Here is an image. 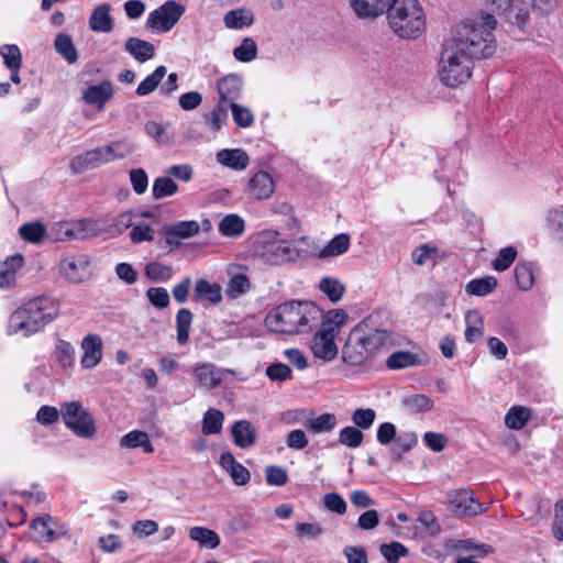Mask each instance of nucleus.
I'll use <instances>...</instances> for the list:
<instances>
[{"mask_svg":"<svg viewBox=\"0 0 563 563\" xmlns=\"http://www.w3.org/2000/svg\"><path fill=\"white\" fill-rule=\"evenodd\" d=\"M322 319V310L312 301H289L279 305L266 317V324L275 332L303 334L312 331Z\"/></svg>","mask_w":563,"mask_h":563,"instance_id":"2","label":"nucleus"},{"mask_svg":"<svg viewBox=\"0 0 563 563\" xmlns=\"http://www.w3.org/2000/svg\"><path fill=\"white\" fill-rule=\"evenodd\" d=\"M168 228L173 230V234H176L179 239H188L199 232L200 225L197 221L191 220L177 222Z\"/></svg>","mask_w":563,"mask_h":563,"instance_id":"56","label":"nucleus"},{"mask_svg":"<svg viewBox=\"0 0 563 563\" xmlns=\"http://www.w3.org/2000/svg\"><path fill=\"white\" fill-rule=\"evenodd\" d=\"M84 355L80 363L84 368L95 367L102 356V341L97 334L87 335L81 343Z\"/></svg>","mask_w":563,"mask_h":563,"instance_id":"17","label":"nucleus"},{"mask_svg":"<svg viewBox=\"0 0 563 563\" xmlns=\"http://www.w3.org/2000/svg\"><path fill=\"white\" fill-rule=\"evenodd\" d=\"M102 232L99 223L92 219H81L78 221H63L55 223L48 236L53 241L85 240L89 236H97Z\"/></svg>","mask_w":563,"mask_h":563,"instance_id":"7","label":"nucleus"},{"mask_svg":"<svg viewBox=\"0 0 563 563\" xmlns=\"http://www.w3.org/2000/svg\"><path fill=\"white\" fill-rule=\"evenodd\" d=\"M395 0H350L358 18H377L389 10Z\"/></svg>","mask_w":563,"mask_h":563,"instance_id":"14","label":"nucleus"},{"mask_svg":"<svg viewBox=\"0 0 563 563\" xmlns=\"http://www.w3.org/2000/svg\"><path fill=\"white\" fill-rule=\"evenodd\" d=\"M217 161L223 166L235 170H243L247 167L250 157L240 148L221 150L217 153Z\"/></svg>","mask_w":563,"mask_h":563,"instance_id":"22","label":"nucleus"},{"mask_svg":"<svg viewBox=\"0 0 563 563\" xmlns=\"http://www.w3.org/2000/svg\"><path fill=\"white\" fill-rule=\"evenodd\" d=\"M531 417L530 409L521 406H515L509 409L505 417V424L512 430H520L525 427Z\"/></svg>","mask_w":563,"mask_h":563,"instance_id":"37","label":"nucleus"},{"mask_svg":"<svg viewBox=\"0 0 563 563\" xmlns=\"http://www.w3.org/2000/svg\"><path fill=\"white\" fill-rule=\"evenodd\" d=\"M120 446L125 449L142 448L145 453L154 452L148 434L140 430H134L123 435L120 440Z\"/></svg>","mask_w":563,"mask_h":563,"instance_id":"26","label":"nucleus"},{"mask_svg":"<svg viewBox=\"0 0 563 563\" xmlns=\"http://www.w3.org/2000/svg\"><path fill=\"white\" fill-rule=\"evenodd\" d=\"M253 22L251 13L244 10H231L224 15V23L230 29H241L245 25H250Z\"/></svg>","mask_w":563,"mask_h":563,"instance_id":"47","label":"nucleus"},{"mask_svg":"<svg viewBox=\"0 0 563 563\" xmlns=\"http://www.w3.org/2000/svg\"><path fill=\"white\" fill-rule=\"evenodd\" d=\"M358 338V332L351 331L342 350L343 361L352 366L361 365L371 355Z\"/></svg>","mask_w":563,"mask_h":563,"instance_id":"13","label":"nucleus"},{"mask_svg":"<svg viewBox=\"0 0 563 563\" xmlns=\"http://www.w3.org/2000/svg\"><path fill=\"white\" fill-rule=\"evenodd\" d=\"M515 278L520 289H530L533 285V273L531 266L527 263H518L515 268Z\"/></svg>","mask_w":563,"mask_h":563,"instance_id":"48","label":"nucleus"},{"mask_svg":"<svg viewBox=\"0 0 563 563\" xmlns=\"http://www.w3.org/2000/svg\"><path fill=\"white\" fill-rule=\"evenodd\" d=\"M350 236L345 233L335 235L319 253V258L339 256L347 251Z\"/></svg>","mask_w":563,"mask_h":563,"instance_id":"32","label":"nucleus"},{"mask_svg":"<svg viewBox=\"0 0 563 563\" xmlns=\"http://www.w3.org/2000/svg\"><path fill=\"white\" fill-rule=\"evenodd\" d=\"M552 532L555 539L563 541V499L554 505V520Z\"/></svg>","mask_w":563,"mask_h":563,"instance_id":"64","label":"nucleus"},{"mask_svg":"<svg viewBox=\"0 0 563 563\" xmlns=\"http://www.w3.org/2000/svg\"><path fill=\"white\" fill-rule=\"evenodd\" d=\"M4 64L9 69L20 68L22 64V56L20 48L16 45H3L0 51Z\"/></svg>","mask_w":563,"mask_h":563,"instance_id":"52","label":"nucleus"},{"mask_svg":"<svg viewBox=\"0 0 563 563\" xmlns=\"http://www.w3.org/2000/svg\"><path fill=\"white\" fill-rule=\"evenodd\" d=\"M195 298L207 299L212 305L219 303L222 300L221 287L206 279H198L195 286Z\"/></svg>","mask_w":563,"mask_h":563,"instance_id":"28","label":"nucleus"},{"mask_svg":"<svg viewBox=\"0 0 563 563\" xmlns=\"http://www.w3.org/2000/svg\"><path fill=\"white\" fill-rule=\"evenodd\" d=\"M113 96V87L111 81L103 80L99 85L89 86L82 95L86 103L95 104L101 109L104 103Z\"/></svg>","mask_w":563,"mask_h":563,"instance_id":"19","label":"nucleus"},{"mask_svg":"<svg viewBox=\"0 0 563 563\" xmlns=\"http://www.w3.org/2000/svg\"><path fill=\"white\" fill-rule=\"evenodd\" d=\"M319 288L332 302L339 301L345 290L344 286L338 279L331 277H323L320 280Z\"/></svg>","mask_w":563,"mask_h":563,"instance_id":"44","label":"nucleus"},{"mask_svg":"<svg viewBox=\"0 0 563 563\" xmlns=\"http://www.w3.org/2000/svg\"><path fill=\"white\" fill-rule=\"evenodd\" d=\"M148 301L157 309H165L169 305L168 291L163 287H151L146 291Z\"/></svg>","mask_w":563,"mask_h":563,"instance_id":"54","label":"nucleus"},{"mask_svg":"<svg viewBox=\"0 0 563 563\" xmlns=\"http://www.w3.org/2000/svg\"><path fill=\"white\" fill-rule=\"evenodd\" d=\"M178 191V185L170 177H158L153 183L154 199H163L175 195Z\"/></svg>","mask_w":563,"mask_h":563,"instance_id":"41","label":"nucleus"},{"mask_svg":"<svg viewBox=\"0 0 563 563\" xmlns=\"http://www.w3.org/2000/svg\"><path fill=\"white\" fill-rule=\"evenodd\" d=\"M448 505L459 517H475L486 511V508L474 498L471 489H454L448 493Z\"/></svg>","mask_w":563,"mask_h":563,"instance_id":"10","label":"nucleus"},{"mask_svg":"<svg viewBox=\"0 0 563 563\" xmlns=\"http://www.w3.org/2000/svg\"><path fill=\"white\" fill-rule=\"evenodd\" d=\"M130 181L133 190L137 195H142L146 191L148 186V177L143 168H134L130 170Z\"/></svg>","mask_w":563,"mask_h":563,"instance_id":"58","label":"nucleus"},{"mask_svg":"<svg viewBox=\"0 0 563 563\" xmlns=\"http://www.w3.org/2000/svg\"><path fill=\"white\" fill-rule=\"evenodd\" d=\"M56 52L62 55L69 64L78 60V53L68 34L59 33L54 43Z\"/></svg>","mask_w":563,"mask_h":563,"instance_id":"33","label":"nucleus"},{"mask_svg":"<svg viewBox=\"0 0 563 563\" xmlns=\"http://www.w3.org/2000/svg\"><path fill=\"white\" fill-rule=\"evenodd\" d=\"M352 331L358 332L360 341L371 354L382 347L389 339L388 330L379 327V314H369Z\"/></svg>","mask_w":563,"mask_h":563,"instance_id":"8","label":"nucleus"},{"mask_svg":"<svg viewBox=\"0 0 563 563\" xmlns=\"http://www.w3.org/2000/svg\"><path fill=\"white\" fill-rule=\"evenodd\" d=\"M145 131L159 144L167 145L170 143V139L167 136L165 128L156 121H148L145 124Z\"/></svg>","mask_w":563,"mask_h":563,"instance_id":"60","label":"nucleus"},{"mask_svg":"<svg viewBox=\"0 0 563 563\" xmlns=\"http://www.w3.org/2000/svg\"><path fill=\"white\" fill-rule=\"evenodd\" d=\"M244 220L236 214L225 216L219 224V231L225 236H238L244 231Z\"/></svg>","mask_w":563,"mask_h":563,"instance_id":"40","label":"nucleus"},{"mask_svg":"<svg viewBox=\"0 0 563 563\" xmlns=\"http://www.w3.org/2000/svg\"><path fill=\"white\" fill-rule=\"evenodd\" d=\"M23 256L16 254L0 263V288H8L15 282L16 269L22 267Z\"/></svg>","mask_w":563,"mask_h":563,"instance_id":"25","label":"nucleus"},{"mask_svg":"<svg viewBox=\"0 0 563 563\" xmlns=\"http://www.w3.org/2000/svg\"><path fill=\"white\" fill-rule=\"evenodd\" d=\"M89 26L92 31L102 33H109L113 30L109 4H100L93 9L89 19Z\"/></svg>","mask_w":563,"mask_h":563,"instance_id":"23","label":"nucleus"},{"mask_svg":"<svg viewBox=\"0 0 563 563\" xmlns=\"http://www.w3.org/2000/svg\"><path fill=\"white\" fill-rule=\"evenodd\" d=\"M106 163H108L107 157L103 155L101 147H96L75 156L69 166L75 174H82Z\"/></svg>","mask_w":563,"mask_h":563,"instance_id":"16","label":"nucleus"},{"mask_svg":"<svg viewBox=\"0 0 563 563\" xmlns=\"http://www.w3.org/2000/svg\"><path fill=\"white\" fill-rule=\"evenodd\" d=\"M192 323V313L187 308H181L176 316L177 342L185 345L189 341V331Z\"/></svg>","mask_w":563,"mask_h":563,"instance_id":"31","label":"nucleus"},{"mask_svg":"<svg viewBox=\"0 0 563 563\" xmlns=\"http://www.w3.org/2000/svg\"><path fill=\"white\" fill-rule=\"evenodd\" d=\"M380 553L388 563H397L400 558L408 554V549L400 542L394 541L389 544H382Z\"/></svg>","mask_w":563,"mask_h":563,"instance_id":"49","label":"nucleus"},{"mask_svg":"<svg viewBox=\"0 0 563 563\" xmlns=\"http://www.w3.org/2000/svg\"><path fill=\"white\" fill-rule=\"evenodd\" d=\"M389 27L401 38H416L424 30L426 21L417 0H395L387 11Z\"/></svg>","mask_w":563,"mask_h":563,"instance_id":"4","label":"nucleus"},{"mask_svg":"<svg viewBox=\"0 0 563 563\" xmlns=\"http://www.w3.org/2000/svg\"><path fill=\"white\" fill-rule=\"evenodd\" d=\"M321 328L324 330L333 329V333L339 334L341 325L347 320V313L342 309L330 310L324 317Z\"/></svg>","mask_w":563,"mask_h":563,"instance_id":"45","label":"nucleus"},{"mask_svg":"<svg viewBox=\"0 0 563 563\" xmlns=\"http://www.w3.org/2000/svg\"><path fill=\"white\" fill-rule=\"evenodd\" d=\"M250 194L257 200L267 199L274 192V183L266 172L256 173L249 183Z\"/></svg>","mask_w":563,"mask_h":563,"instance_id":"20","label":"nucleus"},{"mask_svg":"<svg viewBox=\"0 0 563 563\" xmlns=\"http://www.w3.org/2000/svg\"><path fill=\"white\" fill-rule=\"evenodd\" d=\"M266 375L272 380L284 382L291 377V369L284 363H273L266 368Z\"/></svg>","mask_w":563,"mask_h":563,"instance_id":"59","label":"nucleus"},{"mask_svg":"<svg viewBox=\"0 0 563 563\" xmlns=\"http://www.w3.org/2000/svg\"><path fill=\"white\" fill-rule=\"evenodd\" d=\"M496 24L489 13L482 14L478 21L465 20L457 24L440 55L438 74L443 85L455 88L466 82L472 76L474 59L487 58L495 53L492 31Z\"/></svg>","mask_w":563,"mask_h":563,"instance_id":"1","label":"nucleus"},{"mask_svg":"<svg viewBox=\"0 0 563 563\" xmlns=\"http://www.w3.org/2000/svg\"><path fill=\"white\" fill-rule=\"evenodd\" d=\"M19 234L29 243L40 244L46 235V228L41 221L27 222L20 227Z\"/></svg>","mask_w":563,"mask_h":563,"instance_id":"30","label":"nucleus"},{"mask_svg":"<svg viewBox=\"0 0 563 563\" xmlns=\"http://www.w3.org/2000/svg\"><path fill=\"white\" fill-rule=\"evenodd\" d=\"M324 506L332 512L344 515L346 503L338 493H329L323 498Z\"/></svg>","mask_w":563,"mask_h":563,"instance_id":"62","label":"nucleus"},{"mask_svg":"<svg viewBox=\"0 0 563 563\" xmlns=\"http://www.w3.org/2000/svg\"><path fill=\"white\" fill-rule=\"evenodd\" d=\"M497 286V280L493 276H486L478 279L468 282L465 286V291L473 296H486L490 294Z\"/></svg>","mask_w":563,"mask_h":563,"instance_id":"36","label":"nucleus"},{"mask_svg":"<svg viewBox=\"0 0 563 563\" xmlns=\"http://www.w3.org/2000/svg\"><path fill=\"white\" fill-rule=\"evenodd\" d=\"M242 90V79L238 75H228L218 81L220 102L235 103Z\"/></svg>","mask_w":563,"mask_h":563,"instance_id":"18","label":"nucleus"},{"mask_svg":"<svg viewBox=\"0 0 563 563\" xmlns=\"http://www.w3.org/2000/svg\"><path fill=\"white\" fill-rule=\"evenodd\" d=\"M233 120L241 128H249L253 124L254 117L251 110L238 103L230 104Z\"/></svg>","mask_w":563,"mask_h":563,"instance_id":"53","label":"nucleus"},{"mask_svg":"<svg viewBox=\"0 0 563 563\" xmlns=\"http://www.w3.org/2000/svg\"><path fill=\"white\" fill-rule=\"evenodd\" d=\"M278 232H267L262 235L260 255L271 265H282L296 262L303 257L302 251L297 247V241L277 240Z\"/></svg>","mask_w":563,"mask_h":563,"instance_id":"5","label":"nucleus"},{"mask_svg":"<svg viewBox=\"0 0 563 563\" xmlns=\"http://www.w3.org/2000/svg\"><path fill=\"white\" fill-rule=\"evenodd\" d=\"M402 406L410 412H427L433 408V400L423 394L409 395L402 398Z\"/></svg>","mask_w":563,"mask_h":563,"instance_id":"34","label":"nucleus"},{"mask_svg":"<svg viewBox=\"0 0 563 563\" xmlns=\"http://www.w3.org/2000/svg\"><path fill=\"white\" fill-rule=\"evenodd\" d=\"M224 416L218 409H209L202 421V432L205 434H218L222 430Z\"/></svg>","mask_w":563,"mask_h":563,"instance_id":"39","label":"nucleus"},{"mask_svg":"<svg viewBox=\"0 0 563 563\" xmlns=\"http://www.w3.org/2000/svg\"><path fill=\"white\" fill-rule=\"evenodd\" d=\"M338 420L334 413L325 412L317 418L308 419L305 427L312 434L331 432L335 429Z\"/></svg>","mask_w":563,"mask_h":563,"instance_id":"27","label":"nucleus"},{"mask_svg":"<svg viewBox=\"0 0 563 563\" xmlns=\"http://www.w3.org/2000/svg\"><path fill=\"white\" fill-rule=\"evenodd\" d=\"M228 373V369L219 368L208 362L198 364L192 369V376L198 387L208 391L219 387Z\"/></svg>","mask_w":563,"mask_h":563,"instance_id":"11","label":"nucleus"},{"mask_svg":"<svg viewBox=\"0 0 563 563\" xmlns=\"http://www.w3.org/2000/svg\"><path fill=\"white\" fill-rule=\"evenodd\" d=\"M333 329L324 330L320 329L313 336L311 343V350L316 357L331 361L338 354V347L335 345V336L338 334L333 333Z\"/></svg>","mask_w":563,"mask_h":563,"instance_id":"12","label":"nucleus"},{"mask_svg":"<svg viewBox=\"0 0 563 563\" xmlns=\"http://www.w3.org/2000/svg\"><path fill=\"white\" fill-rule=\"evenodd\" d=\"M185 13V7L174 0L152 11L148 15L146 26L162 33L170 31Z\"/></svg>","mask_w":563,"mask_h":563,"instance_id":"9","label":"nucleus"},{"mask_svg":"<svg viewBox=\"0 0 563 563\" xmlns=\"http://www.w3.org/2000/svg\"><path fill=\"white\" fill-rule=\"evenodd\" d=\"M52 521L51 516L46 517H37L31 523V527L38 531L42 538L46 541H54L59 537V533L55 532L51 528H48V522Z\"/></svg>","mask_w":563,"mask_h":563,"instance_id":"57","label":"nucleus"},{"mask_svg":"<svg viewBox=\"0 0 563 563\" xmlns=\"http://www.w3.org/2000/svg\"><path fill=\"white\" fill-rule=\"evenodd\" d=\"M191 540L197 541L201 547L214 549L220 544V537L213 530L203 527H194L189 530Z\"/></svg>","mask_w":563,"mask_h":563,"instance_id":"35","label":"nucleus"},{"mask_svg":"<svg viewBox=\"0 0 563 563\" xmlns=\"http://www.w3.org/2000/svg\"><path fill=\"white\" fill-rule=\"evenodd\" d=\"M516 256L517 250L514 246L501 249L498 256L492 263L493 268L498 272L508 269L516 260Z\"/></svg>","mask_w":563,"mask_h":563,"instance_id":"50","label":"nucleus"},{"mask_svg":"<svg viewBox=\"0 0 563 563\" xmlns=\"http://www.w3.org/2000/svg\"><path fill=\"white\" fill-rule=\"evenodd\" d=\"M166 67L158 66L151 75L141 81L136 89L139 96H147L153 92L166 75Z\"/></svg>","mask_w":563,"mask_h":563,"instance_id":"38","label":"nucleus"},{"mask_svg":"<svg viewBox=\"0 0 563 563\" xmlns=\"http://www.w3.org/2000/svg\"><path fill=\"white\" fill-rule=\"evenodd\" d=\"M376 413L371 408H358L352 415V421L355 427L367 430L369 429L375 420Z\"/></svg>","mask_w":563,"mask_h":563,"instance_id":"55","label":"nucleus"},{"mask_svg":"<svg viewBox=\"0 0 563 563\" xmlns=\"http://www.w3.org/2000/svg\"><path fill=\"white\" fill-rule=\"evenodd\" d=\"M60 415L65 426L77 437L91 439L96 434L95 420L79 401L64 402L60 406Z\"/></svg>","mask_w":563,"mask_h":563,"instance_id":"6","label":"nucleus"},{"mask_svg":"<svg viewBox=\"0 0 563 563\" xmlns=\"http://www.w3.org/2000/svg\"><path fill=\"white\" fill-rule=\"evenodd\" d=\"M266 482L273 486H283L288 482V475L283 467L271 465L266 467Z\"/></svg>","mask_w":563,"mask_h":563,"instance_id":"61","label":"nucleus"},{"mask_svg":"<svg viewBox=\"0 0 563 563\" xmlns=\"http://www.w3.org/2000/svg\"><path fill=\"white\" fill-rule=\"evenodd\" d=\"M364 439L363 432L357 427H345L339 433V443L349 448H357Z\"/></svg>","mask_w":563,"mask_h":563,"instance_id":"46","label":"nucleus"},{"mask_svg":"<svg viewBox=\"0 0 563 563\" xmlns=\"http://www.w3.org/2000/svg\"><path fill=\"white\" fill-rule=\"evenodd\" d=\"M257 47L255 42L246 37L242 41L241 45L234 48L233 55L240 62H251L256 57Z\"/></svg>","mask_w":563,"mask_h":563,"instance_id":"51","label":"nucleus"},{"mask_svg":"<svg viewBox=\"0 0 563 563\" xmlns=\"http://www.w3.org/2000/svg\"><path fill=\"white\" fill-rule=\"evenodd\" d=\"M419 364H421L419 355L409 351L395 352L386 361L387 367L391 369H400Z\"/></svg>","mask_w":563,"mask_h":563,"instance_id":"29","label":"nucleus"},{"mask_svg":"<svg viewBox=\"0 0 563 563\" xmlns=\"http://www.w3.org/2000/svg\"><path fill=\"white\" fill-rule=\"evenodd\" d=\"M58 314L57 302L46 296L30 300L16 309L10 318L13 332H23L24 335L36 333Z\"/></svg>","mask_w":563,"mask_h":563,"instance_id":"3","label":"nucleus"},{"mask_svg":"<svg viewBox=\"0 0 563 563\" xmlns=\"http://www.w3.org/2000/svg\"><path fill=\"white\" fill-rule=\"evenodd\" d=\"M145 276L153 282H167L173 276V268L169 265L152 262L145 266Z\"/></svg>","mask_w":563,"mask_h":563,"instance_id":"43","label":"nucleus"},{"mask_svg":"<svg viewBox=\"0 0 563 563\" xmlns=\"http://www.w3.org/2000/svg\"><path fill=\"white\" fill-rule=\"evenodd\" d=\"M234 443L242 448H250L256 442V430L247 420H239L231 428Z\"/></svg>","mask_w":563,"mask_h":563,"instance_id":"21","label":"nucleus"},{"mask_svg":"<svg viewBox=\"0 0 563 563\" xmlns=\"http://www.w3.org/2000/svg\"><path fill=\"white\" fill-rule=\"evenodd\" d=\"M60 415V410L52 406H42L37 413L36 420L43 426H49L55 423Z\"/></svg>","mask_w":563,"mask_h":563,"instance_id":"63","label":"nucleus"},{"mask_svg":"<svg viewBox=\"0 0 563 563\" xmlns=\"http://www.w3.org/2000/svg\"><path fill=\"white\" fill-rule=\"evenodd\" d=\"M124 47L128 53L141 63L151 59L155 54V47L152 43L137 37L128 38Z\"/></svg>","mask_w":563,"mask_h":563,"instance_id":"24","label":"nucleus"},{"mask_svg":"<svg viewBox=\"0 0 563 563\" xmlns=\"http://www.w3.org/2000/svg\"><path fill=\"white\" fill-rule=\"evenodd\" d=\"M88 264L84 257H68L60 262L59 271L68 282L78 284L88 277Z\"/></svg>","mask_w":563,"mask_h":563,"instance_id":"15","label":"nucleus"},{"mask_svg":"<svg viewBox=\"0 0 563 563\" xmlns=\"http://www.w3.org/2000/svg\"><path fill=\"white\" fill-rule=\"evenodd\" d=\"M54 356L62 367H69L75 360V349L69 342L58 340L55 344Z\"/></svg>","mask_w":563,"mask_h":563,"instance_id":"42","label":"nucleus"}]
</instances>
